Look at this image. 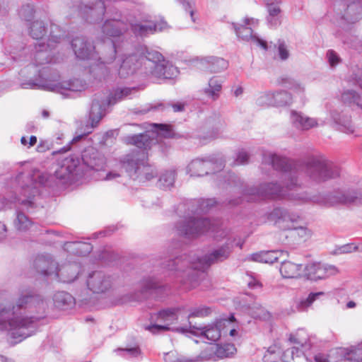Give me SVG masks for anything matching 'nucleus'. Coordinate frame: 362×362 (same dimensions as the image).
I'll use <instances>...</instances> for the list:
<instances>
[{
    "mask_svg": "<svg viewBox=\"0 0 362 362\" xmlns=\"http://www.w3.org/2000/svg\"><path fill=\"white\" fill-rule=\"evenodd\" d=\"M144 56L139 57L137 54H132L122 59L118 69L117 65L115 66V71L118 72L120 77L126 78L133 74L142 64H146L153 70L156 64H162L163 57L162 54L155 50L146 49Z\"/></svg>",
    "mask_w": 362,
    "mask_h": 362,
    "instance_id": "nucleus-8",
    "label": "nucleus"
},
{
    "mask_svg": "<svg viewBox=\"0 0 362 362\" xmlns=\"http://www.w3.org/2000/svg\"><path fill=\"white\" fill-rule=\"evenodd\" d=\"M106 45L110 47V54L108 57H103V60L100 63L91 66L90 73L95 76L97 78L100 80L107 72H112V67L106 66L105 64H110L115 59V54L117 52V45L116 42L111 40L110 42L105 41Z\"/></svg>",
    "mask_w": 362,
    "mask_h": 362,
    "instance_id": "nucleus-20",
    "label": "nucleus"
},
{
    "mask_svg": "<svg viewBox=\"0 0 362 362\" xmlns=\"http://www.w3.org/2000/svg\"><path fill=\"white\" fill-rule=\"evenodd\" d=\"M222 83L221 79L218 77H212L209 79L207 86L203 89V93L209 99L215 101L220 96Z\"/></svg>",
    "mask_w": 362,
    "mask_h": 362,
    "instance_id": "nucleus-32",
    "label": "nucleus"
},
{
    "mask_svg": "<svg viewBox=\"0 0 362 362\" xmlns=\"http://www.w3.org/2000/svg\"><path fill=\"white\" fill-rule=\"evenodd\" d=\"M112 279L102 272H95L91 274L88 280L87 285L90 290L94 293H100L109 290L112 286Z\"/></svg>",
    "mask_w": 362,
    "mask_h": 362,
    "instance_id": "nucleus-21",
    "label": "nucleus"
},
{
    "mask_svg": "<svg viewBox=\"0 0 362 362\" xmlns=\"http://www.w3.org/2000/svg\"><path fill=\"white\" fill-rule=\"evenodd\" d=\"M215 203L214 199L199 202L198 208L194 211H192L194 216L188 217L185 223L178 227L179 233L187 238H194L210 230L215 231L217 228L216 224L211 223L208 219H202L198 216L199 213H205L209 210Z\"/></svg>",
    "mask_w": 362,
    "mask_h": 362,
    "instance_id": "nucleus-5",
    "label": "nucleus"
},
{
    "mask_svg": "<svg viewBox=\"0 0 362 362\" xmlns=\"http://www.w3.org/2000/svg\"><path fill=\"white\" fill-rule=\"evenodd\" d=\"M21 87L23 88L43 89L60 93L65 97H69L71 96L73 92L85 90L86 83L78 78L59 81L58 77L54 76L50 78H40L35 81L29 80L28 82L22 83Z\"/></svg>",
    "mask_w": 362,
    "mask_h": 362,
    "instance_id": "nucleus-6",
    "label": "nucleus"
},
{
    "mask_svg": "<svg viewBox=\"0 0 362 362\" xmlns=\"http://www.w3.org/2000/svg\"><path fill=\"white\" fill-rule=\"evenodd\" d=\"M55 37L51 36V38L48 40L49 43L45 45L44 42L40 41L35 45V54L34 61L35 64L32 66H28L27 69H31L33 66L37 67L53 62V57L51 54V50L53 47V42H57L56 40H54Z\"/></svg>",
    "mask_w": 362,
    "mask_h": 362,
    "instance_id": "nucleus-17",
    "label": "nucleus"
},
{
    "mask_svg": "<svg viewBox=\"0 0 362 362\" xmlns=\"http://www.w3.org/2000/svg\"><path fill=\"white\" fill-rule=\"evenodd\" d=\"M214 165V163L211 160L197 158L188 165L187 173L190 176H202L208 174V170Z\"/></svg>",
    "mask_w": 362,
    "mask_h": 362,
    "instance_id": "nucleus-29",
    "label": "nucleus"
},
{
    "mask_svg": "<svg viewBox=\"0 0 362 362\" xmlns=\"http://www.w3.org/2000/svg\"><path fill=\"white\" fill-rule=\"evenodd\" d=\"M180 313V309L163 310L158 314L156 323L146 327V329L153 334L166 330H175L181 333H186L188 332L187 328L171 327V325L177 322Z\"/></svg>",
    "mask_w": 362,
    "mask_h": 362,
    "instance_id": "nucleus-13",
    "label": "nucleus"
},
{
    "mask_svg": "<svg viewBox=\"0 0 362 362\" xmlns=\"http://www.w3.org/2000/svg\"><path fill=\"white\" fill-rule=\"evenodd\" d=\"M257 20L245 18L243 24L233 23V28L238 37L243 40L251 41L252 43L260 46L264 49H267V42L253 35L251 26L257 25Z\"/></svg>",
    "mask_w": 362,
    "mask_h": 362,
    "instance_id": "nucleus-16",
    "label": "nucleus"
},
{
    "mask_svg": "<svg viewBox=\"0 0 362 362\" xmlns=\"http://www.w3.org/2000/svg\"><path fill=\"white\" fill-rule=\"evenodd\" d=\"M343 103L355 110H362V98L354 90H346L341 95Z\"/></svg>",
    "mask_w": 362,
    "mask_h": 362,
    "instance_id": "nucleus-34",
    "label": "nucleus"
},
{
    "mask_svg": "<svg viewBox=\"0 0 362 362\" xmlns=\"http://www.w3.org/2000/svg\"><path fill=\"white\" fill-rule=\"evenodd\" d=\"M209 351L210 355L206 356V358L223 359L235 355L237 349L234 344H226L223 345L214 344Z\"/></svg>",
    "mask_w": 362,
    "mask_h": 362,
    "instance_id": "nucleus-28",
    "label": "nucleus"
},
{
    "mask_svg": "<svg viewBox=\"0 0 362 362\" xmlns=\"http://www.w3.org/2000/svg\"><path fill=\"white\" fill-rule=\"evenodd\" d=\"M325 293L323 291H319L316 293H310L308 296L302 299L298 305V308L300 311H303L307 310L311 305L320 297L325 296Z\"/></svg>",
    "mask_w": 362,
    "mask_h": 362,
    "instance_id": "nucleus-45",
    "label": "nucleus"
},
{
    "mask_svg": "<svg viewBox=\"0 0 362 362\" xmlns=\"http://www.w3.org/2000/svg\"><path fill=\"white\" fill-rule=\"evenodd\" d=\"M200 63L210 72L218 73L228 68V62L223 58L216 57H205L200 59Z\"/></svg>",
    "mask_w": 362,
    "mask_h": 362,
    "instance_id": "nucleus-30",
    "label": "nucleus"
},
{
    "mask_svg": "<svg viewBox=\"0 0 362 362\" xmlns=\"http://www.w3.org/2000/svg\"><path fill=\"white\" fill-rule=\"evenodd\" d=\"M213 309L206 305H199L189 309L188 318L205 317L211 315Z\"/></svg>",
    "mask_w": 362,
    "mask_h": 362,
    "instance_id": "nucleus-43",
    "label": "nucleus"
},
{
    "mask_svg": "<svg viewBox=\"0 0 362 362\" xmlns=\"http://www.w3.org/2000/svg\"><path fill=\"white\" fill-rule=\"evenodd\" d=\"M73 171V169H69V167L66 166V163L55 172V176L57 178L62 180H68L70 178Z\"/></svg>",
    "mask_w": 362,
    "mask_h": 362,
    "instance_id": "nucleus-58",
    "label": "nucleus"
},
{
    "mask_svg": "<svg viewBox=\"0 0 362 362\" xmlns=\"http://www.w3.org/2000/svg\"><path fill=\"white\" fill-rule=\"evenodd\" d=\"M122 164L128 175L134 180L143 182L156 175L155 170L147 164L146 156L143 151L124 156Z\"/></svg>",
    "mask_w": 362,
    "mask_h": 362,
    "instance_id": "nucleus-7",
    "label": "nucleus"
},
{
    "mask_svg": "<svg viewBox=\"0 0 362 362\" xmlns=\"http://www.w3.org/2000/svg\"><path fill=\"white\" fill-rule=\"evenodd\" d=\"M280 352L277 351L276 347H270L263 356L264 362H278L279 360Z\"/></svg>",
    "mask_w": 362,
    "mask_h": 362,
    "instance_id": "nucleus-57",
    "label": "nucleus"
},
{
    "mask_svg": "<svg viewBox=\"0 0 362 362\" xmlns=\"http://www.w3.org/2000/svg\"><path fill=\"white\" fill-rule=\"evenodd\" d=\"M293 354H296V358H303L304 355L301 350L299 349L298 346H293L291 349H286L283 355L282 359L284 362H297L295 361V357Z\"/></svg>",
    "mask_w": 362,
    "mask_h": 362,
    "instance_id": "nucleus-51",
    "label": "nucleus"
},
{
    "mask_svg": "<svg viewBox=\"0 0 362 362\" xmlns=\"http://www.w3.org/2000/svg\"><path fill=\"white\" fill-rule=\"evenodd\" d=\"M300 224L296 225L291 230H294L300 240L305 241L311 238L313 232L307 226Z\"/></svg>",
    "mask_w": 362,
    "mask_h": 362,
    "instance_id": "nucleus-56",
    "label": "nucleus"
},
{
    "mask_svg": "<svg viewBox=\"0 0 362 362\" xmlns=\"http://www.w3.org/2000/svg\"><path fill=\"white\" fill-rule=\"evenodd\" d=\"M122 354L121 355L127 358H139L142 357V353L138 346L133 347L121 349L119 350Z\"/></svg>",
    "mask_w": 362,
    "mask_h": 362,
    "instance_id": "nucleus-55",
    "label": "nucleus"
},
{
    "mask_svg": "<svg viewBox=\"0 0 362 362\" xmlns=\"http://www.w3.org/2000/svg\"><path fill=\"white\" fill-rule=\"evenodd\" d=\"M122 160L123 159L118 163H117L115 166L114 169L109 170L107 173L104 175H100V180L104 181H114L117 180L122 175L121 172L118 170V169L124 168L122 166Z\"/></svg>",
    "mask_w": 362,
    "mask_h": 362,
    "instance_id": "nucleus-49",
    "label": "nucleus"
},
{
    "mask_svg": "<svg viewBox=\"0 0 362 362\" xmlns=\"http://www.w3.org/2000/svg\"><path fill=\"white\" fill-rule=\"evenodd\" d=\"M164 361L165 362H189L174 351L165 354Z\"/></svg>",
    "mask_w": 362,
    "mask_h": 362,
    "instance_id": "nucleus-63",
    "label": "nucleus"
},
{
    "mask_svg": "<svg viewBox=\"0 0 362 362\" xmlns=\"http://www.w3.org/2000/svg\"><path fill=\"white\" fill-rule=\"evenodd\" d=\"M64 249L77 255H86L91 252L93 247L86 242H68L65 243Z\"/></svg>",
    "mask_w": 362,
    "mask_h": 362,
    "instance_id": "nucleus-35",
    "label": "nucleus"
},
{
    "mask_svg": "<svg viewBox=\"0 0 362 362\" xmlns=\"http://www.w3.org/2000/svg\"><path fill=\"white\" fill-rule=\"evenodd\" d=\"M339 202L345 204L356 202L362 203V193L358 192L355 190L347 191L339 198Z\"/></svg>",
    "mask_w": 362,
    "mask_h": 362,
    "instance_id": "nucleus-50",
    "label": "nucleus"
},
{
    "mask_svg": "<svg viewBox=\"0 0 362 362\" xmlns=\"http://www.w3.org/2000/svg\"><path fill=\"white\" fill-rule=\"evenodd\" d=\"M226 129V124L221 119L215 120L212 124V130L209 137L211 139H216L221 136L225 132Z\"/></svg>",
    "mask_w": 362,
    "mask_h": 362,
    "instance_id": "nucleus-53",
    "label": "nucleus"
},
{
    "mask_svg": "<svg viewBox=\"0 0 362 362\" xmlns=\"http://www.w3.org/2000/svg\"><path fill=\"white\" fill-rule=\"evenodd\" d=\"M107 106H108V105L107 102H105L104 97L98 96L93 99L89 113L91 128L96 126L105 115Z\"/></svg>",
    "mask_w": 362,
    "mask_h": 362,
    "instance_id": "nucleus-26",
    "label": "nucleus"
},
{
    "mask_svg": "<svg viewBox=\"0 0 362 362\" xmlns=\"http://www.w3.org/2000/svg\"><path fill=\"white\" fill-rule=\"evenodd\" d=\"M330 117L338 130L346 134L359 136L358 129L354 125L351 117L344 113H339L336 110L330 112Z\"/></svg>",
    "mask_w": 362,
    "mask_h": 362,
    "instance_id": "nucleus-23",
    "label": "nucleus"
},
{
    "mask_svg": "<svg viewBox=\"0 0 362 362\" xmlns=\"http://www.w3.org/2000/svg\"><path fill=\"white\" fill-rule=\"evenodd\" d=\"M263 163L272 165L275 170L279 172V179L282 186L276 182L264 184L259 192L262 196L271 199H280L288 196L291 199L303 202L312 199L305 194L294 195L288 193V191L298 186L299 173L291 168V163L286 158L270 152L266 153L263 156Z\"/></svg>",
    "mask_w": 362,
    "mask_h": 362,
    "instance_id": "nucleus-2",
    "label": "nucleus"
},
{
    "mask_svg": "<svg viewBox=\"0 0 362 362\" xmlns=\"http://www.w3.org/2000/svg\"><path fill=\"white\" fill-rule=\"evenodd\" d=\"M249 159V154L245 151H240L237 156L235 160V165H242L247 163Z\"/></svg>",
    "mask_w": 362,
    "mask_h": 362,
    "instance_id": "nucleus-64",
    "label": "nucleus"
},
{
    "mask_svg": "<svg viewBox=\"0 0 362 362\" xmlns=\"http://www.w3.org/2000/svg\"><path fill=\"white\" fill-rule=\"evenodd\" d=\"M221 320L208 324L204 327L192 325L189 322L188 332L202 339H207L211 341H218L223 335L222 326L220 325Z\"/></svg>",
    "mask_w": 362,
    "mask_h": 362,
    "instance_id": "nucleus-15",
    "label": "nucleus"
},
{
    "mask_svg": "<svg viewBox=\"0 0 362 362\" xmlns=\"http://www.w3.org/2000/svg\"><path fill=\"white\" fill-rule=\"evenodd\" d=\"M178 73L177 68L168 62L156 64L154 69L151 71V74L158 78H173L176 77Z\"/></svg>",
    "mask_w": 362,
    "mask_h": 362,
    "instance_id": "nucleus-27",
    "label": "nucleus"
},
{
    "mask_svg": "<svg viewBox=\"0 0 362 362\" xmlns=\"http://www.w3.org/2000/svg\"><path fill=\"white\" fill-rule=\"evenodd\" d=\"M256 104L262 107H274V92L260 93L256 98Z\"/></svg>",
    "mask_w": 362,
    "mask_h": 362,
    "instance_id": "nucleus-41",
    "label": "nucleus"
},
{
    "mask_svg": "<svg viewBox=\"0 0 362 362\" xmlns=\"http://www.w3.org/2000/svg\"><path fill=\"white\" fill-rule=\"evenodd\" d=\"M293 103L291 93L286 90L274 91V107L289 106Z\"/></svg>",
    "mask_w": 362,
    "mask_h": 362,
    "instance_id": "nucleus-39",
    "label": "nucleus"
},
{
    "mask_svg": "<svg viewBox=\"0 0 362 362\" xmlns=\"http://www.w3.org/2000/svg\"><path fill=\"white\" fill-rule=\"evenodd\" d=\"M131 91L132 90L128 88L117 89L111 93L110 97L105 98V100L107 102L108 105L115 104L120 100L127 97L130 94Z\"/></svg>",
    "mask_w": 362,
    "mask_h": 362,
    "instance_id": "nucleus-44",
    "label": "nucleus"
},
{
    "mask_svg": "<svg viewBox=\"0 0 362 362\" xmlns=\"http://www.w3.org/2000/svg\"><path fill=\"white\" fill-rule=\"evenodd\" d=\"M285 254L284 251L280 250L265 251L252 254L250 259L255 262L273 264Z\"/></svg>",
    "mask_w": 362,
    "mask_h": 362,
    "instance_id": "nucleus-33",
    "label": "nucleus"
},
{
    "mask_svg": "<svg viewBox=\"0 0 362 362\" xmlns=\"http://www.w3.org/2000/svg\"><path fill=\"white\" fill-rule=\"evenodd\" d=\"M290 55L289 49L284 42H279L277 47L276 56L281 60H286Z\"/></svg>",
    "mask_w": 362,
    "mask_h": 362,
    "instance_id": "nucleus-61",
    "label": "nucleus"
},
{
    "mask_svg": "<svg viewBox=\"0 0 362 362\" xmlns=\"http://www.w3.org/2000/svg\"><path fill=\"white\" fill-rule=\"evenodd\" d=\"M46 33V28L45 23L41 21H36L33 23L30 26V35L37 40H42Z\"/></svg>",
    "mask_w": 362,
    "mask_h": 362,
    "instance_id": "nucleus-46",
    "label": "nucleus"
},
{
    "mask_svg": "<svg viewBox=\"0 0 362 362\" xmlns=\"http://www.w3.org/2000/svg\"><path fill=\"white\" fill-rule=\"evenodd\" d=\"M220 325L222 326L223 335L228 334L231 337H235L238 335V325L235 322L233 316L229 319H221Z\"/></svg>",
    "mask_w": 362,
    "mask_h": 362,
    "instance_id": "nucleus-38",
    "label": "nucleus"
},
{
    "mask_svg": "<svg viewBox=\"0 0 362 362\" xmlns=\"http://www.w3.org/2000/svg\"><path fill=\"white\" fill-rule=\"evenodd\" d=\"M83 163L96 171L103 170L105 165V158L96 148L89 146L81 154Z\"/></svg>",
    "mask_w": 362,
    "mask_h": 362,
    "instance_id": "nucleus-22",
    "label": "nucleus"
},
{
    "mask_svg": "<svg viewBox=\"0 0 362 362\" xmlns=\"http://www.w3.org/2000/svg\"><path fill=\"white\" fill-rule=\"evenodd\" d=\"M251 315L254 318L260 320L269 319V313L262 306H257L252 309Z\"/></svg>",
    "mask_w": 362,
    "mask_h": 362,
    "instance_id": "nucleus-60",
    "label": "nucleus"
},
{
    "mask_svg": "<svg viewBox=\"0 0 362 362\" xmlns=\"http://www.w3.org/2000/svg\"><path fill=\"white\" fill-rule=\"evenodd\" d=\"M110 0H83V4L90 10L92 14L102 16L105 13L106 3Z\"/></svg>",
    "mask_w": 362,
    "mask_h": 362,
    "instance_id": "nucleus-37",
    "label": "nucleus"
},
{
    "mask_svg": "<svg viewBox=\"0 0 362 362\" xmlns=\"http://www.w3.org/2000/svg\"><path fill=\"white\" fill-rule=\"evenodd\" d=\"M288 83V88L291 90H293L296 94L303 95L305 87L303 82L297 80H290Z\"/></svg>",
    "mask_w": 362,
    "mask_h": 362,
    "instance_id": "nucleus-59",
    "label": "nucleus"
},
{
    "mask_svg": "<svg viewBox=\"0 0 362 362\" xmlns=\"http://www.w3.org/2000/svg\"><path fill=\"white\" fill-rule=\"evenodd\" d=\"M303 271L305 277L313 281L324 280L339 273L334 265L317 262L308 264Z\"/></svg>",
    "mask_w": 362,
    "mask_h": 362,
    "instance_id": "nucleus-14",
    "label": "nucleus"
},
{
    "mask_svg": "<svg viewBox=\"0 0 362 362\" xmlns=\"http://www.w3.org/2000/svg\"><path fill=\"white\" fill-rule=\"evenodd\" d=\"M327 58L329 65L334 67L341 62L339 56L334 50H328L327 52Z\"/></svg>",
    "mask_w": 362,
    "mask_h": 362,
    "instance_id": "nucleus-62",
    "label": "nucleus"
},
{
    "mask_svg": "<svg viewBox=\"0 0 362 362\" xmlns=\"http://www.w3.org/2000/svg\"><path fill=\"white\" fill-rule=\"evenodd\" d=\"M34 265L39 272L44 275L52 276L54 279L59 278L64 272H71L70 276H62L60 278V280L64 282H72L76 279L78 274L76 269V265H69L64 267L62 269L58 270L57 263L54 260L43 256L36 258Z\"/></svg>",
    "mask_w": 362,
    "mask_h": 362,
    "instance_id": "nucleus-11",
    "label": "nucleus"
},
{
    "mask_svg": "<svg viewBox=\"0 0 362 362\" xmlns=\"http://www.w3.org/2000/svg\"><path fill=\"white\" fill-rule=\"evenodd\" d=\"M175 175L173 170L163 173L158 180V186L164 189L172 187L175 181Z\"/></svg>",
    "mask_w": 362,
    "mask_h": 362,
    "instance_id": "nucleus-48",
    "label": "nucleus"
},
{
    "mask_svg": "<svg viewBox=\"0 0 362 362\" xmlns=\"http://www.w3.org/2000/svg\"><path fill=\"white\" fill-rule=\"evenodd\" d=\"M354 251L362 252V244L348 243V244L341 245L335 249L334 254H336V255L346 254V253H350V252H352Z\"/></svg>",
    "mask_w": 362,
    "mask_h": 362,
    "instance_id": "nucleus-54",
    "label": "nucleus"
},
{
    "mask_svg": "<svg viewBox=\"0 0 362 362\" xmlns=\"http://www.w3.org/2000/svg\"><path fill=\"white\" fill-rule=\"evenodd\" d=\"M32 225V221L24 214L18 212L16 218L14 221V226L18 230H26Z\"/></svg>",
    "mask_w": 362,
    "mask_h": 362,
    "instance_id": "nucleus-47",
    "label": "nucleus"
},
{
    "mask_svg": "<svg viewBox=\"0 0 362 362\" xmlns=\"http://www.w3.org/2000/svg\"><path fill=\"white\" fill-rule=\"evenodd\" d=\"M268 218L283 230H291L296 225L303 221L300 213L282 207L274 209L269 214Z\"/></svg>",
    "mask_w": 362,
    "mask_h": 362,
    "instance_id": "nucleus-12",
    "label": "nucleus"
},
{
    "mask_svg": "<svg viewBox=\"0 0 362 362\" xmlns=\"http://www.w3.org/2000/svg\"><path fill=\"white\" fill-rule=\"evenodd\" d=\"M216 238L220 237L226 238V242L221 247L213 250L204 257H189L186 255L181 256L175 259L170 260L168 264V268L170 271H174L178 276L187 278L184 279L190 281L191 269L204 270L212 264L223 261L228 257L232 247V239L227 237L226 231L218 230L216 231Z\"/></svg>",
    "mask_w": 362,
    "mask_h": 362,
    "instance_id": "nucleus-4",
    "label": "nucleus"
},
{
    "mask_svg": "<svg viewBox=\"0 0 362 362\" xmlns=\"http://www.w3.org/2000/svg\"><path fill=\"white\" fill-rule=\"evenodd\" d=\"M49 176L39 170L20 172L16 177L15 195L0 198V211L21 205L25 209L33 206L35 197L39 194V187L46 185Z\"/></svg>",
    "mask_w": 362,
    "mask_h": 362,
    "instance_id": "nucleus-3",
    "label": "nucleus"
},
{
    "mask_svg": "<svg viewBox=\"0 0 362 362\" xmlns=\"http://www.w3.org/2000/svg\"><path fill=\"white\" fill-rule=\"evenodd\" d=\"M129 26L132 32L138 36H146L156 32H162L168 28V23L164 21L153 23L151 21H142L140 22H130Z\"/></svg>",
    "mask_w": 362,
    "mask_h": 362,
    "instance_id": "nucleus-18",
    "label": "nucleus"
},
{
    "mask_svg": "<svg viewBox=\"0 0 362 362\" xmlns=\"http://www.w3.org/2000/svg\"><path fill=\"white\" fill-rule=\"evenodd\" d=\"M340 355L342 358L338 362H362V341L349 348L341 349ZM315 362H330L327 356L317 354L315 356Z\"/></svg>",
    "mask_w": 362,
    "mask_h": 362,
    "instance_id": "nucleus-19",
    "label": "nucleus"
},
{
    "mask_svg": "<svg viewBox=\"0 0 362 362\" xmlns=\"http://www.w3.org/2000/svg\"><path fill=\"white\" fill-rule=\"evenodd\" d=\"M290 119L293 127L303 131L308 130L325 123L321 119L310 117L300 112L295 110L291 111Z\"/></svg>",
    "mask_w": 362,
    "mask_h": 362,
    "instance_id": "nucleus-24",
    "label": "nucleus"
},
{
    "mask_svg": "<svg viewBox=\"0 0 362 362\" xmlns=\"http://www.w3.org/2000/svg\"><path fill=\"white\" fill-rule=\"evenodd\" d=\"M53 300L55 306L60 309H66V307L71 305L74 303L72 296L64 291L55 293Z\"/></svg>",
    "mask_w": 362,
    "mask_h": 362,
    "instance_id": "nucleus-40",
    "label": "nucleus"
},
{
    "mask_svg": "<svg viewBox=\"0 0 362 362\" xmlns=\"http://www.w3.org/2000/svg\"><path fill=\"white\" fill-rule=\"evenodd\" d=\"M128 29L127 25L117 20H107L103 26V33L110 37H119Z\"/></svg>",
    "mask_w": 362,
    "mask_h": 362,
    "instance_id": "nucleus-31",
    "label": "nucleus"
},
{
    "mask_svg": "<svg viewBox=\"0 0 362 362\" xmlns=\"http://www.w3.org/2000/svg\"><path fill=\"white\" fill-rule=\"evenodd\" d=\"M76 57L81 59H97V54L94 52L95 47L82 37H76L71 43Z\"/></svg>",
    "mask_w": 362,
    "mask_h": 362,
    "instance_id": "nucleus-25",
    "label": "nucleus"
},
{
    "mask_svg": "<svg viewBox=\"0 0 362 362\" xmlns=\"http://www.w3.org/2000/svg\"><path fill=\"white\" fill-rule=\"evenodd\" d=\"M302 270V265L291 262H282L280 267V272L284 278H296L300 276Z\"/></svg>",
    "mask_w": 362,
    "mask_h": 362,
    "instance_id": "nucleus-36",
    "label": "nucleus"
},
{
    "mask_svg": "<svg viewBox=\"0 0 362 362\" xmlns=\"http://www.w3.org/2000/svg\"><path fill=\"white\" fill-rule=\"evenodd\" d=\"M33 309L44 311L45 303L27 293L21 296L14 305H0V330L8 332L11 343H19L35 332V321L40 317L26 315Z\"/></svg>",
    "mask_w": 362,
    "mask_h": 362,
    "instance_id": "nucleus-1",
    "label": "nucleus"
},
{
    "mask_svg": "<svg viewBox=\"0 0 362 362\" xmlns=\"http://www.w3.org/2000/svg\"><path fill=\"white\" fill-rule=\"evenodd\" d=\"M267 5L269 12L268 21L271 24L276 25L277 21V16L280 13V8L277 4H273L270 0H265Z\"/></svg>",
    "mask_w": 362,
    "mask_h": 362,
    "instance_id": "nucleus-52",
    "label": "nucleus"
},
{
    "mask_svg": "<svg viewBox=\"0 0 362 362\" xmlns=\"http://www.w3.org/2000/svg\"><path fill=\"white\" fill-rule=\"evenodd\" d=\"M289 340L297 346L305 347L308 346L309 341V335L305 329H300L295 334H291Z\"/></svg>",
    "mask_w": 362,
    "mask_h": 362,
    "instance_id": "nucleus-42",
    "label": "nucleus"
},
{
    "mask_svg": "<svg viewBox=\"0 0 362 362\" xmlns=\"http://www.w3.org/2000/svg\"><path fill=\"white\" fill-rule=\"evenodd\" d=\"M305 175L313 181L320 182L339 175L338 168L323 157L313 159L305 168Z\"/></svg>",
    "mask_w": 362,
    "mask_h": 362,
    "instance_id": "nucleus-9",
    "label": "nucleus"
},
{
    "mask_svg": "<svg viewBox=\"0 0 362 362\" xmlns=\"http://www.w3.org/2000/svg\"><path fill=\"white\" fill-rule=\"evenodd\" d=\"M151 127L153 128L151 131L128 137V143L139 148L146 150L150 148L153 144H156L159 138H168L173 134L170 127L166 124H153Z\"/></svg>",
    "mask_w": 362,
    "mask_h": 362,
    "instance_id": "nucleus-10",
    "label": "nucleus"
}]
</instances>
